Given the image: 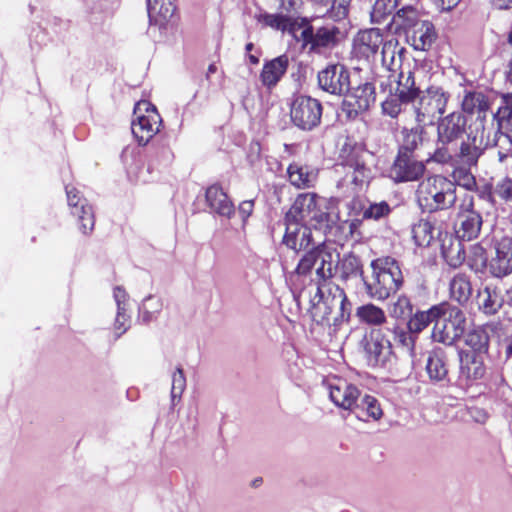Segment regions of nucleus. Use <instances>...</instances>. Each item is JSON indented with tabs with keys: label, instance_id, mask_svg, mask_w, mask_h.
Here are the masks:
<instances>
[{
	"label": "nucleus",
	"instance_id": "obj_57",
	"mask_svg": "<svg viewBox=\"0 0 512 512\" xmlns=\"http://www.w3.org/2000/svg\"><path fill=\"white\" fill-rule=\"evenodd\" d=\"M404 104L399 97L392 94L389 98L382 102L381 107L384 114L392 118H396L401 112V105Z\"/></svg>",
	"mask_w": 512,
	"mask_h": 512
},
{
	"label": "nucleus",
	"instance_id": "obj_1",
	"mask_svg": "<svg viewBox=\"0 0 512 512\" xmlns=\"http://www.w3.org/2000/svg\"><path fill=\"white\" fill-rule=\"evenodd\" d=\"M438 147L427 159L441 165L465 163L475 165L488 148L482 136L467 132V118L460 111L439 117L436 129Z\"/></svg>",
	"mask_w": 512,
	"mask_h": 512
},
{
	"label": "nucleus",
	"instance_id": "obj_20",
	"mask_svg": "<svg viewBox=\"0 0 512 512\" xmlns=\"http://www.w3.org/2000/svg\"><path fill=\"white\" fill-rule=\"evenodd\" d=\"M373 154L364 147H356L353 149L347 160V166L352 169V183L360 189L368 185L372 179V170L368 166V160Z\"/></svg>",
	"mask_w": 512,
	"mask_h": 512
},
{
	"label": "nucleus",
	"instance_id": "obj_26",
	"mask_svg": "<svg viewBox=\"0 0 512 512\" xmlns=\"http://www.w3.org/2000/svg\"><path fill=\"white\" fill-rule=\"evenodd\" d=\"M405 35L407 42L419 51H428L437 38L435 27L428 20H423Z\"/></svg>",
	"mask_w": 512,
	"mask_h": 512
},
{
	"label": "nucleus",
	"instance_id": "obj_22",
	"mask_svg": "<svg viewBox=\"0 0 512 512\" xmlns=\"http://www.w3.org/2000/svg\"><path fill=\"white\" fill-rule=\"evenodd\" d=\"M475 299L478 310L486 316L497 314L506 303L500 288L492 283L482 285Z\"/></svg>",
	"mask_w": 512,
	"mask_h": 512
},
{
	"label": "nucleus",
	"instance_id": "obj_10",
	"mask_svg": "<svg viewBox=\"0 0 512 512\" xmlns=\"http://www.w3.org/2000/svg\"><path fill=\"white\" fill-rule=\"evenodd\" d=\"M303 251L304 254L295 270L298 275H307L319 262V266L316 268L318 282H325L334 276L335 267L333 265L332 253L326 250L323 243L314 242L308 249Z\"/></svg>",
	"mask_w": 512,
	"mask_h": 512
},
{
	"label": "nucleus",
	"instance_id": "obj_39",
	"mask_svg": "<svg viewBox=\"0 0 512 512\" xmlns=\"http://www.w3.org/2000/svg\"><path fill=\"white\" fill-rule=\"evenodd\" d=\"M353 413L359 420L363 421H368L369 418L379 420L383 415L379 401L374 396L368 394L360 396Z\"/></svg>",
	"mask_w": 512,
	"mask_h": 512
},
{
	"label": "nucleus",
	"instance_id": "obj_9",
	"mask_svg": "<svg viewBox=\"0 0 512 512\" xmlns=\"http://www.w3.org/2000/svg\"><path fill=\"white\" fill-rule=\"evenodd\" d=\"M483 225L482 214L475 209L474 197L465 195L457 207L454 229L458 240L472 241L479 237Z\"/></svg>",
	"mask_w": 512,
	"mask_h": 512
},
{
	"label": "nucleus",
	"instance_id": "obj_43",
	"mask_svg": "<svg viewBox=\"0 0 512 512\" xmlns=\"http://www.w3.org/2000/svg\"><path fill=\"white\" fill-rule=\"evenodd\" d=\"M459 166L456 167L451 176L454 182L455 187L457 185L463 187L467 191H474L476 189V178L471 172V168L477 167L478 162L475 165H467L465 163H458Z\"/></svg>",
	"mask_w": 512,
	"mask_h": 512
},
{
	"label": "nucleus",
	"instance_id": "obj_62",
	"mask_svg": "<svg viewBox=\"0 0 512 512\" xmlns=\"http://www.w3.org/2000/svg\"><path fill=\"white\" fill-rule=\"evenodd\" d=\"M121 322L122 323H118L117 317L115 318L114 329L116 331L117 338L124 334L130 327V316L126 313V311H123Z\"/></svg>",
	"mask_w": 512,
	"mask_h": 512
},
{
	"label": "nucleus",
	"instance_id": "obj_60",
	"mask_svg": "<svg viewBox=\"0 0 512 512\" xmlns=\"http://www.w3.org/2000/svg\"><path fill=\"white\" fill-rule=\"evenodd\" d=\"M488 147H497L498 148V160L500 163L506 162L509 157H512V146H508V143L501 142L499 138L493 137L492 141H487Z\"/></svg>",
	"mask_w": 512,
	"mask_h": 512
},
{
	"label": "nucleus",
	"instance_id": "obj_42",
	"mask_svg": "<svg viewBox=\"0 0 512 512\" xmlns=\"http://www.w3.org/2000/svg\"><path fill=\"white\" fill-rule=\"evenodd\" d=\"M393 23L398 29H401L407 34L410 30L420 24L423 20L419 18V13L413 6H405L400 8L393 14Z\"/></svg>",
	"mask_w": 512,
	"mask_h": 512
},
{
	"label": "nucleus",
	"instance_id": "obj_16",
	"mask_svg": "<svg viewBox=\"0 0 512 512\" xmlns=\"http://www.w3.org/2000/svg\"><path fill=\"white\" fill-rule=\"evenodd\" d=\"M329 397L338 407L354 412L361 392L359 389L343 379L335 378L327 382Z\"/></svg>",
	"mask_w": 512,
	"mask_h": 512
},
{
	"label": "nucleus",
	"instance_id": "obj_3",
	"mask_svg": "<svg viewBox=\"0 0 512 512\" xmlns=\"http://www.w3.org/2000/svg\"><path fill=\"white\" fill-rule=\"evenodd\" d=\"M415 195L420 209L427 213L450 209L457 201L454 182L440 174L423 179Z\"/></svg>",
	"mask_w": 512,
	"mask_h": 512
},
{
	"label": "nucleus",
	"instance_id": "obj_5",
	"mask_svg": "<svg viewBox=\"0 0 512 512\" xmlns=\"http://www.w3.org/2000/svg\"><path fill=\"white\" fill-rule=\"evenodd\" d=\"M438 315L432 327L431 339L446 346H453L465 334L467 318L464 311L449 302L438 303Z\"/></svg>",
	"mask_w": 512,
	"mask_h": 512
},
{
	"label": "nucleus",
	"instance_id": "obj_48",
	"mask_svg": "<svg viewBox=\"0 0 512 512\" xmlns=\"http://www.w3.org/2000/svg\"><path fill=\"white\" fill-rule=\"evenodd\" d=\"M388 311L391 318L395 320H406L409 319L413 313V304L407 296L400 295L396 301L389 305Z\"/></svg>",
	"mask_w": 512,
	"mask_h": 512
},
{
	"label": "nucleus",
	"instance_id": "obj_58",
	"mask_svg": "<svg viewBox=\"0 0 512 512\" xmlns=\"http://www.w3.org/2000/svg\"><path fill=\"white\" fill-rule=\"evenodd\" d=\"M113 296L117 305V320L118 323H122L121 317L123 316V311H127L129 296L120 286L115 287Z\"/></svg>",
	"mask_w": 512,
	"mask_h": 512
},
{
	"label": "nucleus",
	"instance_id": "obj_11",
	"mask_svg": "<svg viewBox=\"0 0 512 512\" xmlns=\"http://www.w3.org/2000/svg\"><path fill=\"white\" fill-rule=\"evenodd\" d=\"M134 116L131 131L138 144L144 146L159 132L162 119L156 107L147 100L136 103Z\"/></svg>",
	"mask_w": 512,
	"mask_h": 512
},
{
	"label": "nucleus",
	"instance_id": "obj_47",
	"mask_svg": "<svg viewBox=\"0 0 512 512\" xmlns=\"http://www.w3.org/2000/svg\"><path fill=\"white\" fill-rule=\"evenodd\" d=\"M434 226L427 220H420L412 227V237L417 246H429L434 238Z\"/></svg>",
	"mask_w": 512,
	"mask_h": 512
},
{
	"label": "nucleus",
	"instance_id": "obj_17",
	"mask_svg": "<svg viewBox=\"0 0 512 512\" xmlns=\"http://www.w3.org/2000/svg\"><path fill=\"white\" fill-rule=\"evenodd\" d=\"M489 273L502 279L512 273V237H502L495 244V256L489 260Z\"/></svg>",
	"mask_w": 512,
	"mask_h": 512
},
{
	"label": "nucleus",
	"instance_id": "obj_27",
	"mask_svg": "<svg viewBox=\"0 0 512 512\" xmlns=\"http://www.w3.org/2000/svg\"><path fill=\"white\" fill-rule=\"evenodd\" d=\"M384 43L382 31L379 28H371L358 33L355 48L360 55L370 59L377 55Z\"/></svg>",
	"mask_w": 512,
	"mask_h": 512
},
{
	"label": "nucleus",
	"instance_id": "obj_21",
	"mask_svg": "<svg viewBox=\"0 0 512 512\" xmlns=\"http://www.w3.org/2000/svg\"><path fill=\"white\" fill-rule=\"evenodd\" d=\"M66 194L71 213L78 217L80 230L83 234L90 233L94 229L95 224L92 207L87 203L86 199L79 196L77 189L66 186Z\"/></svg>",
	"mask_w": 512,
	"mask_h": 512
},
{
	"label": "nucleus",
	"instance_id": "obj_55",
	"mask_svg": "<svg viewBox=\"0 0 512 512\" xmlns=\"http://www.w3.org/2000/svg\"><path fill=\"white\" fill-rule=\"evenodd\" d=\"M161 306L162 305L159 300L155 299L153 296L150 295L146 297L139 307V313L141 315L142 321L144 323L151 321L153 314L159 312Z\"/></svg>",
	"mask_w": 512,
	"mask_h": 512
},
{
	"label": "nucleus",
	"instance_id": "obj_12",
	"mask_svg": "<svg viewBox=\"0 0 512 512\" xmlns=\"http://www.w3.org/2000/svg\"><path fill=\"white\" fill-rule=\"evenodd\" d=\"M376 102V89L373 83L363 82L356 86L349 85L343 94L341 111L347 120H355L367 112Z\"/></svg>",
	"mask_w": 512,
	"mask_h": 512
},
{
	"label": "nucleus",
	"instance_id": "obj_18",
	"mask_svg": "<svg viewBox=\"0 0 512 512\" xmlns=\"http://www.w3.org/2000/svg\"><path fill=\"white\" fill-rule=\"evenodd\" d=\"M150 27L166 32L174 23L176 6L174 0H147Z\"/></svg>",
	"mask_w": 512,
	"mask_h": 512
},
{
	"label": "nucleus",
	"instance_id": "obj_56",
	"mask_svg": "<svg viewBox=\"0 0 512 512\" xmlns=\"http://www.w3.org/2000/svg\"><path fill=\"white\" fill-rule=\"evenodd\" d=\"M495 199L502 201H512V179L505 177L499 180L494 186Z\"/></svg>",
	"mask_w": 512,
	"mask_h": 512
},
{
	"label": "nucleus",
	"instance_id": "obj_23",
	"mask_svg": "<svg viewBox=\"0 0 512 512\" xmlns=\"http://www.w3.org/2000/svg\"><path fill=\"white\" fill-rule=\"evenodd\" d=\"M205 198L211 212L227 219L234 215V204L220 185L209 186L206 189Z\"/></svg>",
	"mask_w": 512,
	"mask_h": 512
},
{
	"label": "nucleus",
	"instance_id": "obj_4",
	"mask_svg": "<svg viewBox=\"0 0 512 512\" xmlns=\"http://www.w3.org/2000/svg\"><path fill=\"white\" fill-rule=\"evenodd\" d=\"M372 276L364 280L366 293L371 298L385 300L403 285V274L397 260L381 257L371 262Z\"/></svg>",
	"mask_w": 512,
	"mask_h": 512
},
{
	"label": "nucleus",
	"instance_id": "obj_44",
	"mask_svg": "<svg viewBox=\"0 0 512 512\" xmlns=\"http://www.w3.org/2000/svg\"><path fill=\"white\" fill-rule=\"evenodd\" d=\"M314 20H316V16L291 17L288 15V21L284 25V32H288L297 42L301 43L302 35L306 29H310Z\"/></svg>",
	"mask_w": 512,
	"mask_h": 512
},
{
	"label": "nucleus",
	"instance_id": "obj_59",
	"mask_svg": "<svg viewBox=\"0 0 512 512\" xmlns=\"http://www.w3.org/2000/svg\"><path fill=\"white\" fill-rule=\"evenodd\" d=\"M262 21L265 25L284 32V25L288 21V15L266 13L262 15Z\"/></svg>",
	"mask_w": 512,
	"mask_h": 512
},
{
	"label": "nucleus",
	"instance_id": "obj_51",
	"mask_svg": "<svg viewBox=\"0 0 512 512\" xmlns=\"http://www.w3.org/2000/svg\"><path fill=\"white\" fill-rule=\"evenodd\" d=\"M403 48L397 51V42L393 40L385 41L381 47V62L388 70H394L396 65V54H400Z\"/></svg>",
	"mask_w": 512,
	"mask_h": 512
},
{
	"label": "nucleus",
	"instance_id": "obj_8",
	"mask_svg": "<svg viewBox=\"0 0 512 512\" xmlns=\"http://www.w3.org/2000/svg\"><path fill=\"white\" fill-rule=\"evenodd\" d=\"M320 20L316 16L310 29H306L301 37V48L309 53L321 54L334 49L340 42V28L331 22L320 24Z\"/></svg>",
	"mask_w": 512,
	"mask_h": 512
},
{
	"label": "nucleus",
	"instance_id": "obj_6",
	"mask_svg": "<svg viewBox=\"0 0 512 512\" xmlns=\"http://www.w3.org/2000/svg\"><path fill=\"white\" fill-rule=\"evenodd\" d=\"M450 94L442 87L430 86L422 90L413 103L416 123L433 124L437 116L444 114Z\"/></svg>",
	"mask_w": 512,
	"mask_h": 512
},
{
	"label": "nucleus",
	"instance_id": "obj_61",
	"mask_svg": "<svg viewBox=\"0 0 512 512\" xmlns=\"http://www.w3.org/2000/svg\"><path fill=\"white\" fill-rule=\"evenodd\" d=\"M499 353L504 356L505 360L512 358V333L500 342Z\"/></svg>",
	"mask_w": 512,
	"mask_h": 512
},
{
	"label": "nucleus",
	"instance_id": "obj_63",
	"mask_svg": "<svg viewBox=\"0 0 512 512\" xmlns=\"http://www.w3.org/2000/svg\"><path fill=\"white\" fill-rule=\"evenodd\" d=\"M478 193V196L486 201H489L491 203H495V195H494V187L490 185H483L482 187H477L474 190Z\"/></svg>",
	"mask_w": 512,
	"mask_h": 512
},
{
	"label": "nucleus",
	"instance_id": "obj_28",
	"mask_svg": "<svg viewBox=\"0 0 512 512\" xmlns=\"http://www.w3.org/2000/svg\"><path fill=\"white\" fill-rule=\"evenodd\" d=\"M426 126L416 123L414 127H404L400 131L398 140V151L406 155L417 156L416 152L422 147L424 139L423 135L426 133Z\"/></svg>",
	"mask_w": 512,
	"mask_h": 512
},
{
	"label": "nucleus",
	"instance_id": "obj_25",
	"mask_svg": "<svg viewBox=\"0 0 512 512\" xmlns=\"http://www.w3.org/2000/svg\"><path fill=\"white\" fill-rule=\"evenodd\" d=\"M460 364V379L466 382L480 380L486 373V367L482 356L468 353L464 349L458 351Z\"/></svg>",
	"mask_w": 512,
	"mask_h": 512
},
{
	"label": "nucleus",
	"instance_id": "obj_53",
	"mask_svg": "<svg viewBox=\"0 0 512 512\" xmlns=\"http://www.w3.org/2000/svg\"><path fill=\"white\" fill-rule=\"evenodd\" d=\"M186 388V378L181 367H177L172 375L171 385V401L175 405L176 400H180L181 396Z\"/></svg>",
	"mask_w": 512,
	"mask_h": 512
},
{
	"label": "nucleus",
	"instance_id": "obj_2",
	"mask_svg": "<svg viewBox=\"0 0 512 512\" xmlns=\"http://www.w3.org/2000/svg\"><path fill=\"white\" fill-rule=\"evenodd\" d=\"M310 294V314L314 322L333 326L334 331L349 320L352 305L345 291L338 285L317 282L308 288Z\"/></svg>",
	"mask_w": 512,
	"mask_h": 512
},
{
	"label": "nucleus",
	"instance_id": "obj_29",
	"mask_svg": "<svg viewBox=\"0 0 512 512\" xmlns=\"http://www.w3.org/2000/svg\"><path fill=\"white\" fill-rule=\"evenodd\" d=\"M317 198V194L312 192L299 194L291 208L286 213L285 219H291L305 223L314 212V210L318 207Z\"/></svg>",
	"mask_w": 512,
	"mask_h": 512
},
{
	"label": "nucleus",
	"instance_id": "obj_40",
	"mask_svg": "<svg viewBox=\"0 0 512 512\" xmlns=\"http://www.w3.org/2000/svg\"><path fill=\"white\" fill-rule=\"evenodd\" d=\"M356 315L361 322L373 326L372 328L384 327L386 324L392 323L387 321L383 309L374 304L359 306L356 310Z\"/></svg>",
	"mask_w": 512,
	"mask_h": 512
},
{
	"label": "nucleus",
	"instance_id": "obj_49",
	"mask_svg": "<svg viewBox=\"0 0 512 512\" xmlns=\"http://www.w3.org/2000/svg\"><path fill=\"white\" fill-rule=\"evenodd\" d=\"M398 6V0H376L371 11V20L374 23H383L393 14Z\"/></svg>",
	"mask_w": 512,
	"mask_h": 512
},
{
	"label": "nucleus",
	"instance_id": "obj_54",
	"mask_svg": "<svg viewBox=\"0 0 512 512\" xmlns=\"http://www.w3.org/2000/svg\"><path fill=\"white\" fill-rule=\"evenodd\" d=\"M469 262L470 266L476 271L484 267L488 268L489 261L487 259L486 250L479 244L472 245L469 254Z\"/></svg>",
	"mask_w": 512,
	"mask_h": 512
},
{
	"label": "nucleus",
	"instance_id": "obj_31",
	"mask_svg": "<svg viewBox=\"0 0 512 512\" xmlns=\"http://www.w3.org/2000/svg\"><path fill=\"white\" fill-rule=\"evenodd\" d=\"M421 91V86L416 81L415 72L408 70L399 73L394 94L404 104L414 103Z\"/></svg>",
	"mask_w": 512,
	"mask_h": 512
},
{
	"label": "nucleus",
	"instance_id": "obj_32",
	"mask_svg": "<svg viewBox=\"0 0 512 512\" xmlns=\"http://www.w3.org/2000/svg\"><path fill=\"white\" fill-rule=\"evenodd\" d=\"M289 66L288 56L283 54L267 61L260 74L263 86L271 89L275 87L286 73Z\"/></svg>",
	"mask_w": 512,
	"mask_h": 512
},
{
	"label": "nucleus",
	"instance_id": "obj_45",
	"mask_svg": "<svg viewBox=\"0 0 512 512\" xmlns=\"http://www.w3.org/2000/svg\"><path fill=\"white\" fill-rule=\"evenodd\" d=\"M462 109L469 114L490 110L487 96L482 92H468L462 100Z\"/></svg>",
	"mask_w": 512,
	"mask_h": 512
},
{
	"label": "nucleus",
	"instance_id": "obj_46",
	"mask_svg": "<svg viewBox=\"0 0 512 512\" xmlns=\"http://www.w3.org/2000/svg\"><path fill=\"white\" fill-rule=\"evenodd\" d=\"M334 223L335 221L330 213L317 207L304 224L310 227L311 231L315 229L326 234L331 230Z\"/></svg>",
	"mask_w": 512,
	"mask_h": 512
},
{
	"label": "nucleus",
	"instance_id": "obj_64",
	"mask_svg": "<svg viewBox=\"0 0 512 512\" xmlns=\"http://www.w3.org/2000/svg\"><path fill=\"white\" fill-rule=\"evenodd\" d=\"M253 208L254 201L252 200H246L240 203L238 210L243 220L247 219L252 214Z\"/></svg>",
	"mask_w": 512,
	"mask_h": 512
},
{
	"label": "nucleus",
	"instance_id": "obj_38",
	"mask_svg": "<svg viewBox=\"0 0 512 512\" xmlns=\"http://www.w3.org/2000/svg\"><path fill=\"white\" fill-rule=\"evenodd\" d=\"M438 313V304L432 305L427 310H417L415 313H412L406 326L418 337L429 325H435Z\"/></svg>",
	"mask_w": 512,
	"mask_h": 512
},
{
	"label": "nucleus",
	"instance_id": "obj_52",
	"mask_svg": "<svg viewBox=\"0 0 512 512\" xmlns=\"http://www.w3.org/2000/svg\"><path fill=\"white\" fill-rule=\"evenodd\" d=\"M390 212L391 207L386 201L370 203L369 206L363 210V218L380 220L388 216Z\"/></svg>",
	"mask_w": 512,
	"mask_h": 512
},
{
	"label": "nucleus",
	"instance_id": "obj_15",
	"mask_svg": "<svg viewBox=\"0 0 512 512\" xmlns=\"http://www.w3.org/2000/svg\"><path fill=\"white\" fill-rule=\"evenodd\" d=\"M317 80L320 89L336 96H343L351 84L349 70L340 63L329 64L319 71Z\"/></svg>",
	"mask_w": 512,
	"mask_h": 512
},
{
	"label": "nucleus",
	"instance_id": "obj_41",
	"mask_svg": "<svg viewBox=\"0 0 512 512\" xmlns=\"http://www.w3.org/2000/svg\"><path fill=\"white\" fill-rule=\"evenodd\" d=\"M450 296L460 305L464 306L468 303L472 295V286L469 277L465 274L455 275L449 284Z\"/></svg>",
	"mask_w": 512,
	"mask_h": 512
},
{
	"label": "nucleus",
	"instance_id": "obj_37",
	"mask_svg": "<svg viewBox=\"0 0 512 512\" xmlns=\"http://www.w3.org/2000/svg\"><path fill=\"white\" fill-rule=\"evenodd\" d=\"M334 267L335 269L338 267L340 278L344 281L357 277L361 278L363 282L367 279L364 277L361 259L352 252L344 254L338 260V265Z\"/></svg>",
	"mask_w": 512,
	"mask_h": 512
},
{
	"label": "nucleus",
	"instance_id": "obj_19",
	"mask_svg": "<svg viewBox=\"0 0 512 512\" xmlns=\"http://www.w3.org/2000/svg\"><path fill=\"white\" fill-rule=\"evenodd\" d=\"M284 220L285 234L282 243L289 249L299 252L308 249L315 242L310 227L299 221Z\"/></svg>",
	"mask_w": 512,
	"mask_h": 512
},
{
	"label": "nucleus",
	"instance_id": "obj_33",
	"mask_svg": "<svg viewBox=\"0 0 512 512\" xmlns=\"http://www.w3.org/2000/svg\"><path fill=\"white\" fill-rule=\"evenodd\" d=\"M386 333L392 336V339L397 347H400L410 357L415 356V344L417 336L409 330L405 325H399L397 322L392 321L391 324H386Z\"/></svg>",
	"mask_w": 512,
	"mask_h": 512
},
{
	"label": "nucleus",
	"instance_id": "obj_14",
	"mask_svg": "<svg viewBox=\"0 0 512 512\" xmlns=\"http://www.w3.org/2000/svg\"><path fill=\"white\" fill-rule=\"evenodd\" d=\"M426 171V165L417 156L397 153L389 168V177L395 183H407L420 180Z\"/></svg>",
	"mask_w": 512,
	"mask_h": 512
},
{
	"label": "nucleus",
	"instance_id": "obj_50",
	"mask_svg": "<svg viewBox=\"0 0 512 512\" xmlns=\"http://www.w3.org/2000/svg\"><path fill=\"white\" fill-rule=\"evenodd\" d=\"M460 241L456 239V243L451 244L449 247H446L445 243L442 244V255L451 267H458L465 260V251Z\"/></svg>",
	"mask_w": 512,
	"mask_h": 512
},
{
	"label": "nucleus",
	"instance_id": "obj_35",
	"mask_svg": "<svg viewBox=\"0 0 512 512\" xmlns=\"http://www.w3.org/2000/svg\"><path fill=\"white\" fill-rule=\"evenodd\" d=\"M316 11L324 12L334 21L345 19L349 13L351 0H310Z\"/></svg>",
	"mask_w": 512,
	"mask_h": 512
},
{
	"label": "nucleus",
	"instance_id": "obj_36",
	"mask_svg": "<svg viewBox=\"0 0 512 512\" xmlns=\"http://www.w3.org/2000/svg\"><path fill=\"white\" fill-rule=\"evenodd\" d=\"M489 341L488 331L483 327H476L464 334L465 345L470 348V350L465 351L483 357V355L488 353Z\"/></svg>",
	"mask_w": 512,
	"mask_h": 512
},
{
	"label": "nucleus",
	"instance_id": "obj_7",
	"mask_svg": "<svg viewBox=\"0 0 512 512\" xmlns=\"http://www.w3.org/2000/svg\"><path fill=\"white\" fill-rule=\"evenodd\" d=\"M364 358L370 367H384L393 354L392 342L385 327L370 328L359 342Z\"/></svg>",
	"mask_w": 512,
	"mask_h": 512
},
{
	"label": "nucleus",
	"instance_id": "obj_13",
	"mask_svg": "<svg viewBox=\"0 0 512 512\" xmlns=\"http://www.w3.org/2000/svg\"><path fill=\"white\" fill-rule=\"evenodd\" d=\"M323 106L315 98L306 95L297 96L291 103L290 118L295 127L310 132L321 123Z\"/></svg>",
	"mask_w": 512,
	"mask_h": 512
},
{
	"label": "nucleus",
	"instance_id": "obj_24",
	"mask_svg": "<svg viewBox=\"0 0 512 512\" xmlns=\"http://www.w3.org/2000/svg\"><path fill=\"white\" fill-rule=\"evenodd\" d=\"M426 373L433 383H442L448 381V354L441 348H433L426 360Z\"/></svg>",
	"mask_w": 512,
	"mask_h": 512
},
{
	"label": "nucleus",
	"instance_id": "obj_34",
	"mask_svg": "<svg viewBox=\"0 0 512 512\" xmlns=\"http://www.w3.org/2000/svg\"><path fill=\"white\" fill-rule=\"evenodd\" d=\"M491 118L497 122L494 137L512 146V105L504 103L497 112H491Z\"/></svg>",
	"mask_w": 512,
	"mask_h": 512
},
{
	"label": "nucleus",
	"instance_id": "obj_30",
	"mask_svg": "<svg viewBox=\"0 0 512 512\" xmlns=\"http://www.w3.org/2000/svg\"><path fill=\"white\" fill-rule=\"evenodd\" d=\"M287 175L291 185L298 189H307L314 186L318 170L307 164L293 162L287 168Z\"/></svg>",
	"mask_w": 512,
	"mask_h": 512
}]
</instances>
